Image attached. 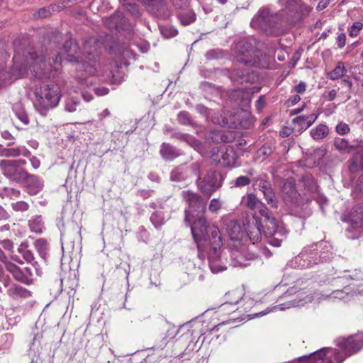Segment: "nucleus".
<instances>
[{
  "mask_svg": "<svg viewBox=\"0 0 363 363\" xmlns=\"http://www.w3.org/2000/svg\"><path fill=\"white\" fill-rule=\"evenodd\" d=\"M101 45V41L96 37H90L84 41L83 52L79 55L77 44L75 41L69 40L65 43L63 52L53 58L52 62L49 58V62H47L46 57L43 53L37 55L35 52H29L26 61L33 68L35 77L38 79L54 76L51 73L52 68L53 67L55 71L58 70L62 58L68 62H77V79L82 82L88 77H93L96 74Z\"/></svg>",
  "mask_w": 363,
  "mask_h": 363,
  "instance_id": "obj_1",
  "label": "nucleus"
},
{
  "mask_svg": "<svg viewBox=\"0 0 363 363\" xmlns=\"http://www.w3.org/2000/svg\"><path fill=\"white\" fill-rule=\"evenodd\" d=\"M182 196L188 204V208L184 211V222L187 226H191L193 238L197 245L199 257H201V242L209 239L210 234L218 235L219 229L217 226L208 223L205 217L206 203L199 194L186 190L182 191Z\"/></svg>",
  "mask_w": 363,
  "mask_h": 363,
  "instance_id": "obj_2",
  "label": "nucleus"
},
{
  "mask_svg": "<svg viewBox=\"0 0 363 363\" xmlns=\"http://www.w3.org/2000/svg\"><path fill=\"white\" fill-rule=\"evenodd\" d=\"M337 345L342 350L340 352L336 349L323 348L309 355L303 356L301 361H308V362L323 361L324 363H342L345 359L363 348V333H357L349 336L347 338L338 340Z\"/></svg>",
  "mask_w": 363,
  "mask_h": 363,
  "instance_id": "obj_3",
  "label": "nucleus"
},
{
  "mask_svg": "<svg viewBox=\"0 0 363 363\" xmlns=\"http://www.w3.org/2000/svg\"><path fill=\"white\" fill-rule=\"evenodd\" d=\"M264 45L254 37L242 39L235 45V58L246 67H267L269 57L262 50Z\"/></svg>",
  "mask_w": 363,
  "mask_h": 363,
  "instance_id": "obj_4",
  "label": "nucleus"
},
{
  "mask_svg": "<svg viewBox=\"0 0 363 363\" xmlns=\"http://www.w3.org/2000/svg\"><path fill=\"white\" fill-rule=\"evenodd\" d=\"M202 243V254L200 259H204L206 256V248L209 247V251L207 254L208 264L210 269L213 273H218L225 271L227 269L226 263L223 262V256L220 252V250L223 245L221 233L218 230V235L210 234L209 239L203 240ZM198 256L199 252H198Z\"/></svg>",
  "mask_w": 363,
  "mask_h": 363,
  "instance_id": "obj_5",
  "label": "nucleus"
},
{
  "mask_svg": "<svg viewBox=\"0 0 363 363\" xmlns=\"http://www.w3.org/2000/svg\"><path fill=\"white\" fill-rule=\"evenodd\" d=\"M281 192L282 199L286 205L290 208L297 216L306 218L310 216L311 213L309 211L306 210V208L301 213L298 211L300 205L299 194L296 190L294 179L288 178L283 182Z\"/></svg>",
  "mask_w": 363,
  "mask_h": 363,
  "instance_id": "obj_6",
  "label": "nucleus"
},
{
  "mask_svg": "<svg viewBox=\"0 0 363 363\" xmlns=\"http://www.w3.org/2000/svg\"><path fill=\"white\" fill-rule=\"evenodd\" d=\"M251 24L267 35H276L278 33V14H271L267 9H261L252 18Z\"/></svg>",
  "mask_w": 363,
  "mask_h": 363,
  "instance_id": "obj_7",
  "label": "nucleus"
},
{
  "mask_svg": "<svg viewBox=\"0 0 363 363\" xmlns=\"http://www.w3.org/2000/svg\"><path fill=\"white\" fill-rule=\"evenodd\" d=\"M35 94L37 102L45 109L55 107L60 99V88L55 84L40 87Z\"/></svg>",
  "mask_w": 363,
  "mask_h": 363,
  "instance_id": "obj_8",
  "label": "nucleus"
},
{
  "mask_svg": "<svg viewBox=\"0 0 363 363\" xmlns=\"http://www.w3.org/2000/svg\"><path fill=\"white\" fill-rule=\"evenodd\" d=\"M222 177L217 172H210L206 176L198 179L197 185L199 190L208 197L221 186Z\"/></svg>",
  "mask_w": 363,
  "mask_h": 363,
  "instance_id": "obj_9",
  "label": "nucleus"
},
{
  "mask_svg": "<svg viewBox=\"0 0 363 363\" xmlns=\"http://www.w3.org/2000/svg\"><path fill=\"white\" fill-rule=\"evenodd\" d=\"M281 9L279 15L290 23H296L301 19V9L297 0H279Z\"/></svg>",
  "mask_w": 363,
  "mask_h": 363,
  "instance_id": "obj_10",
  "label": "nucleus"
},
{
  "mask_svg": "<svg viewBox=\"0 0 363 363\" xmlns=\"http://www.w3.org/2000/svg\"><path fill=\"white\" fill-rule=\"evenodd\" d=\"M342 220L351 225L347 230L351 232L352 230H359L357 238L363 239V208L362 206L352 209L347 214H344Z\"/></svg>",
  "mask_w": 363,
  "mask_h": 363,
  "instance_id": "obj_11",
  "label": "nucleus"
},
{
  "mask_svg": "<svg viewBox=\"0 0 363 363\" xmlns=\"http://www.w3.org/2000/svg\"><path fill=\"white\" fill-rule=\"evenodd\" d=\"M228 247V252L230 256V264L234 267H246L249 264L248 261L253 259L254 255L247 254V247L243 242L241 246Z\"/></svg>",
  "mask_w": 363,
  "mask_h": 363,
  "instance_id": "obj_12",
  "label": "nucleus"
},
{
  "mask_svg": "<svg viewBox=\"0 0 363 363\" xmlns=\"http://www.w3.org/2000/svg\"><path fill=\"white\" fill-rule=\"evenodd\" d=\"M0 169L6 177L13 181L18 182L28 177V173L22 168L17 167L13 160H1Z\"/></svg>",
  "mask_w": 363,
  "mask_h": 363,
  "instance_id": "obj_13",
  "label": "nucleus"
},
{
  "mask_svg": "<svg viewBox=\"0 0 363 363\" xmlns=\"http://www.w3.org/2000/svg\"><path fill=\"white\" fill-rule=\"evenodd\" d=\"M226 232L229 236L228 247L241 246L243 239L245 238L242 226L235 220H230L226 223Z\"/></svg>",
  "mask_w": 363,
  "mask_h": 363,
  "instance_id": "obj_14",
  "label": "nucleus"
},
{
  "mask_svg": "<svg viewBox=\"0 0 363 363\" xmlns=\"http://www.w3.org/2000/svg\"><path fill=\"white\" fill-rule=\"evenodd\" d=\"M263 232L266 236L286 237L287 230L284 224L274 217L266 216L264 221Z\"/></svg>",
  "mask_w": 363,
  "mask_h": 363,
  "instance_id": "obj_15",
  "label": "nucleus"
},
{
  "mask_svg": "<svg viewBox=\"0 0 363 363\" xmlns=\"http://www.w3.org/2000/svg\"><path fill=\"white\" fill-rule=\"evenodd\" d=\"M318 252H315L312 245L305 247L303 250L296 257V263L301 269L312 267L318 264Z\"/></svg>",
  "mask_w": 363,
  "mask_h": 363,
  "instance_id": "obj_16",
  "label": "nucleus"
},
{
  "mask_svg": "<svg viewBox=\"0 0 363 363\" xmlns=\"http://www.w3.org/2000/svg\"><path fill=\"white\" fill-rule=\"evenodd\" d=\"M217 157L220 166L235 167L237 165L238 157L235 150L231 147L225 146L220 148Z\"/></svg>",
  "mask_w": 363,
  "mask_h": 363,
  "instance_id": "obj_17",
  "label": "nucleus"
},
{
  "mask_svg": "<svg viewBox=\"0 0 363 363\" xmlns=\"http://www.w3.org/2000/svg\"><path fill=\"white\" fill-rule=\"evenodd\" d=\"M6 269L10 272L15 279L22 283L30 284L32 283V272L29 267L21 269L13 263H7Z\"/></svg>",
  "mask_w": 363,
  "mask_h": 363,
  "instance_id": "obj_18",
  "label": "nucleus"
},
{
  "mask_svg": "<svg viewBox=\"0 0 363 363\" xmlns=\"http://www.w3.org/2000/svg\"><path fill=\"white\" fill-rule=\"evenodd\" d=\"M315 252H318V264L330 260L333 257L332 246L325 241L312 245Z\"/></svg>",
  "mask_w": 363,
  "mask_h": 363,
  "instance_id": "obj_19",
  "label": "nucleus"
},
{
  "mask_svg": "<svg viewBox=\"0 0 363 363\" xmlns=\"http://www.w3.org/2000/svg\"><path fill=\"white\" fill-rule=\"evenodd\" d=\"M144 2L152 14L159 17H165L168 15L166 0H145Z\"/></svg>",
  "mask_w": 363,
  "mask_h": 363,
  "instance_id": "obj_20",
  "label": "nucleus"
},
{
  "mask_svg": "<svg viewBox=\"0 0 363 363\" xmlns=\"http://www.w3.org/2000/svg\"><path fill=\"white\" fill-rule=\"evenodd\" d=\"M305 292L299 291L296 295V297L293 300L288 301L286 303L281 304L274 307V309H279L283 311L286 308H290L291 307L302 306L308 302L312 301V297L305 295Z\"/></svg>",
  "mask_w": 363,
  "mask_h": 363,
  "instance_id": "obj_21",
  "label": "nucleus"
},
{
  "mask_svg": "<svg viewBox=\"0 0 363 363\" xmlns=\"http://www.w3.org/2000/svg\"><path fill=\"white\" fill-rule=\"evenodd\" d=\"M246 233L249 240L253 244L258 242L262 237L261 223L259 221L255 218L250 221L246 229Z\"/></svg>",
  "mask_w": 363,
  "mask_h": 363,
  "instance_id": "obj_22",
  "label": "nucleus"
},
{
  "mask_svg": "<svg viewBox=\"0 0 363 363\" xmlns=\"http://www.w3.org/2000/svg\"><path fill=\"white\" fill-rule=\"evenodd\" d=\"M232 78L240 84L253 83L258 80L259 77L255 72H244L239 69L234 70Z\"/></svg>",
  "mask_w": 363,
  "mask_h": 363,
  "instance_id": "obj_23",
  "label": "nucleus"
},
{
  "mask_svg": "<svg viewBox=\"0 0 363 363\" xmlns=\"http://www.w3.org/2000/svg\"><path fill=\"white\" fill-rule=\"evenodd\" d=\"M125 18L122 13L116 12L113 15L104 19V24L110 29L119 30L123 28L125 23Z\"/></svg>",
  "mask_w": 363,
  "mask_h": 363,
  "instance_id": "obj_24",
  "label": "nucleus"
},
{
  "mask_svg": "<svg viewBox=\"0 0 363 363\" xmlns=\"http://www.w3.org/2000/svg\"><path fill=\"white\" fill-rule=\"evenodd\" d=\"M24 179H27V192L30 195H35L43 189V182L38 177L28 174Z\"/></svg>",
  "mask_w": 363,
  "mask_h": 363,
  "instance_id": "obj_25",
  "label": "nucleus"
},
{
  "mask_svg": "<svg viewBox=\"0 0 363 363\" xmlns=\"http://www.w3.org/2000/svg\"><path fill=\"white\" fill-rule=\"evenodd\" d=\"M318 118V115L313 113L308 116H297L293 119V123L298 125L300 130H306L309 128Z\"/></svg>",
  "mask_w": 363,
  "mask_h": 363,
  "instance_id": "obj_26",
  "label": "nucleus"
},
{
  "mask_svg": "<svg viewBox=\"0 0 363 363\" xmlns=\"http://www.w3.org/2000/svg\"><path fill=\"white\" fill-rule=\"evenodd\" d=\"M211 121L213 123L221 126L232 127L234 124L230 116L224 111L215 113L211 117Z\"/></svg>",
  "mask_w": 363,
  "mask_h": 363,
  "instance_id": "obj_27",
  "label": "nucleus"
},
{
  "mask_svg": "<svg viewBox=\"0 0 363 363\" xmlns=\"http://www.w3.org/2000/svg\"><path fill=\"white\" fill-rule=\"evenodd\" d=\"M1 155L4 157H18L23 155L29 157L31 155L30 152L24 146H20L13 148H4L1 150Z\"/></svg>",
  "mask_w": 363,
  "mask_h": 363,
  "instance_id": "obj_28",
  "label": "nucleus"
},
{
  "mask_svg": "<svg viewBox=\"0 0 363 363\" xmlns=\"http://www.w3.org/2000/svg\"><path fill=\"white\" fill-rule=\"evenodd\" d=\"M349 169L352 172H358L363 169V150L354 153L350 160Z\"/></svg>",
  "mask_w": 363,
  "mask_h": 363,
  "instance_id": "obj_29",
  "label": "nucleus"
},
{
  "mask_svg": "<svg viewBox=\"0 0 363 363\" xmlns=\"http://www.w3.org/2000/svg\"><path fill=\"white\" fill-rule=\"evenodd\" d=\"M160 154L162 158L166 160H172L180 155L179 150L174 147L165 143L162 144Z\"/></svg>",
  "mask_w": 363,
  "mask_h": 363,
  "instance_id": "obj_30",
  "label": "nucleus"
},
{
  "mask_svg": "<svg viewBox=\"0 0 363 363\" xmlns=\"http://www.w3.org/2000/svg\"><path fill=\"white\" fill-rule=\"evenodd\" d=\"M346 72L347 69L344 63L338 62L335 67L332 71L328 72L326 76L331 80H337L344 77Z\"/></svg>",
  "mask_w": 363,
  "mask_h": 363,
  "instance_id": "obj_31",
  "label": "nucleus"
},
{
  "mask_svg": "<svg viewBox=\"0 0 363 363\" xmlns=\"http://www.w3.org/2000/svg\"><path fill=\"white\" fill-rule=\"evenodd\" d=\"M28 225L30 230L33 233H42L44 229V223L41 216H34L28 220Z\"/></svg>",
  "mask_w": 363,
  "mask_h": 363,
  "instance_id": "obj_32",
  "label": "nucleus"
},
{
  "mask_svg": "<svg viewBox=\"0 0 363 363\" xmlns=\"http://www.w3.org/2000/svg\"><path fill=\"white\" fill-rule=\"evenodd\" d=\"M328 134V128L324 124H320L311 130V135L314 140H321Z\"/></svg>",
  "mask_w": 363,
  "mask_h": 363,
  "instance_id": "obj_33",
  "label": "nucleus"
},
{
  "mask_svg": "<svg viewBox=\"0 0 363 363\" xmlns=\"http://www.w3.org/2000/svg\"><path fill=\"white\" fill-rule=\"evenodd\" d=\"M9 294L13 298L17 297H24L27 298L30 296V293L26 289L19 286V285H13L11 289L9 290Z\"/></svg>",
  "mask_w": 363,
  "mask_h": 363,
  "instance_id": "obj_34",
  "label": "nucleus"
},
{
  "mask_svg": "<svg viewBox=\"0 0 363 363\" xmlns=\"http://www.w3.org/2000/svg\"><path fill=\"white\" fill-rule=\"evenodd\" d=\"M242 203L250 209L254 210L257 208L259 200L254 194H248L242 198Z\"/></svg>",
  "mask_w": 363,
  "mask_h": 363,
  "instance_id": "obj_35",
  "label": "nucleus"
},
{
  "mask_svg": "<svg viewBox=\"0 0 363 363\" xmlns=\"http://www.w3.org/2000/svg\"><path fill=\"white\" fill-rule=\"evenodd\" d=\"M255 182L258 185L259 188L262 191H264L265 190H267L268 189L272 188L270 182L269 180V177L264 173L259 174L255 179Z\"/></svg>",
  "mask_w": 363,
  "mask_h": 363,
  "instance_id": "obj_36",
  "label": "nucleus"
},
{
  "mask_svg": "<svg viewBox=\"0 0 363 363\" xmlns=\"http://www.w3.org/2000/svg\"><path fill=\"white\" fill-rule=\"evenodd\" d=\"M35 247L41 256V257L44 259H46L47 255H48V243L47 241L44 239H38L35 242Z\"/></svg>",
  "mask_w": 363,
  "mask_h": 363,
  "instance_id": "obj_37",
  "label": "nucleus"
},
{
  "mask_svg": "<svg viewBox=\"0 0 363 363\" xmlns=\"http://www.w3.org/2000/svg\"><path fill=\"white\" fill-rule=\"evenodd\" d=\"M301 181L303 186L311 192L316 191L318 190V185L314 181L313 177L311 174H306L302 177Z\"/></svg>",
  "mask_w": 363,
  "mask_h": 363,
  "instance_id": "obj_38",
  "label": "nucleus"
},
{
  "mask_svg": "<svg viewBox=\"0 0 363 363\" xmlns=\"http://www.w3.org/2000/svg\"><path fill=\"white\" fill-rule=\"evenodd\" d=\"M262 193L265 197L267 204L272 208H277L278 207V202L272 188L268 189L267 190L262 191Z\"/></svg>",
  "mask_w": 363,
  "mask_h": 363,
  "instance_id": "obj_39",
  "label": "nucleus"
},
{
  "mask_svg": "<svg viewBox=\"0 0 363 363\" xmlns=\"http://www.w3.org/2000/svg\"><path fill=\"white\" fill-rule=\"evenodd\" d=\"M79 104L80 102L79 99L74 97L68 98L65 102V110L69 113L74 112L79 106Z\"/></svg>",
  "mask_w": 363,
  "mask_h": 363,
  "instance_id": "obj_40",
  "label": "nucleus"
},
{
  "mask_svg": "<svg viewBox=\"0 0 363 363\" xmlns=\"http://www.w3.org/2000/svg\"><path fill=\"white\" fill-rule=\"evenodd\" d=\"M179 18L183 25L186 26L195 21L196 14L193 11H189L185 13H180L179 15Z\"/></svg>",
  "mask_w": 363,
  "mask_h": 363,
  "instance_id": "obj_41",
  "label": "nucleus"
},
{
  "mask_svg": "<svg viewBox=\"0 0 363 363\" xmlns=\"http://www.w3.org/2000/svg\"><path fill=\"white\" fill-rule=\"evenodd\" d=\"M252 180L247 176H240L231 182V184L235 187H244L249 185Z\"/></svg>",
  "mask_w": 363,
  "mask_h": 363,
  "instance_id": "obj_42",
  "label": "nucleus"
},
{
  "mask_svg": "<svg viewBox=\"0 0 363 363\" xmlns=\"http://www.w3.org/2000/svg\"><path fill=\"white\" fill-rule=\"evenodd\" d=\"M150 220L155 228H158L165 223V218L160 212H155L152 214Z\"/></svg>",
  "mask_w": 363,
  "mask_h": 363,
  "instance_id": "obj_43",
  "label": "nucleus"
},
{
  "mask_svg": "<svg viewBox=\"0 0 363 363\" xmlns=\"http://www.w3.org/2000/svg\"><path fill=\"white\" fill-rule=\"evenodd\" d=\"M363 28L362 23L359 21L354 22L349 28L348 33L350 37L354 38L357 37L359 32L362 30Z\"/></svg>",
  "mask_w": 363,
  "mask_h": 363,
  "instance_id": "obj_44",
  "label": "nucleus"
},
{
  "mask_svg": "<svg viewBox=\"0 0 363 363\" xmlns=\"http://www.w3.org/2000/svg\"><path fill=\"white\" fill-rule=\"evenodd\" d=\"M160 32L167 38L174 37L178 33L177 30L171 26H161Z\"/></svg>",
  "mask_w": 363,
  "mask_h": 363,
  "instance_id": "obj_45",
  "label": "nucleus"
},
{
  "mask_svg": "<svg viewBox=\"0 0 363 363\" xmlns=\"http://www.w3.org/2000/svg\"><path fill=\"white\" fill-rule=\"evenodd\" d=\"M222 207V202L218 199H213L211 200L208 210L212 213L217 214Z\"/></svg>",
  "mask_w": 363,
  "mask_h": 363,
  "instance_id": "obj_46",
  "label": "nucleus"
},
{
  "mask_svg": "<svg viewBox=\"0 0 363 363\" xmlns=\"http://www.w3.org/2000/svg\"><path fill=\"white\" fill-rule=\"evenodd\" d=\"M12 209L17 212H24L28 210L29 204L23 201H16L11 203Z\"/></svg>",
  "mask_w": 363,
  "mask_h": 363,
  "instance_id": "obj_47",
  "label": "nucleus"
},
{
  "mask_svg": "<svg viewBox=\"0 0 363 363\" xmlns=\"http://www.w3.org/2000/svg\"><path fill=\"white\" fill-rule=\"evenodd\" d=\"M334 145L336 149L344 152L350 148L348 142L343 138H336L334 141Z\"/></svg>",
  "mask_w": 363,
  "mask_h": 363,
  "instance_id": "obj_48",
  "label": "nucleus"
},
{
  "mask_svg": "<svg viewBox=\"0 0 363 363\" xmlns=\"http://www.w3.org/2000/svg\"><path fill=\"white\" fill-rule=\"evenodd\" d=\"M178 121L182 125H191L192 120L190 114L186 111H181L178 114Z\"/></svg>",
  "mask_w": 363,
  "mask_h": 363,
  "instance_id": "obj_49",
  "label": "nucleus"
},
{
  "mask_svg": "<svg viewBox=\"0 0 363 363\" xmlns=\"http://www.w3.org/2000/svg\"><path fill=\"white\" fill-rule=\"evenodd\" d=\"M211 138L216 143H226L227 139L225 138V133L223 130H214L211 133Z\"/></svg>",
  "mask_w": 363,
  "mask_h": 363,
  "instance_id": "obj_50",
  "label": "nucleus"
},
{
  "mask_svg": "<svg viewBox=\"0 0 363 363\" xmlns=\"http://www.w3.org/2000/svg\"><path fill=\"white\" fill-rule=\"evenodd\" d=\"M349 125L343 122L338 123L336 125V131L340 135H345L350 132Z\"/></svg>",
  "mask_w": 363,
  "mask_h": 363,
  "instance_id": "obj_51",
  "label": "nucleus"
},
{
  "mask_svg": "<svg viewBox=\"0 0 363 363\" xmlns=\"http://www.w3.org/2000/svg\"><path fill=\"white\" fill-rule=\"evenodd\" d=\"M182 171L179 169H176L171 172V179L174 181H182L184 179V177L182 174Z\"/></svg>",
  "mask_w": 363,
  "mask_h": 363,
  "instance_id": "obj_52",
  "label": "nucleus"
},
{
  "mask_svg": "<svg viewBox=\"0 0 363 363\" xmlns=\"http://www.w3.org/2000/svg\"><path fill=\"white\" fill-rule=\"evenodd\" d=\"M196 110L203 115L206 119H208L210 115V110L202 104H198L196 106Z\"/></svg>",
  "mask_w": 363,
  "mask_h": 363,
  "instance_id": "obj_53",
  "label": "nucleus"
},
{
  "mask_svg": "<svg viewBox=\"0 0 363 363\" xmlns=\"http://www.w3.org/2000/svg\"><path fill=\"white\" fill-rule=\"evenodd\" d=\"M271 238L269 240V243L274 247L281 246V242L286 237L280 236H270Z\"/></svg>",
  "mask_w": 363,
  "mask_h": 363,
  "instance_id": "obj_54",
  "label": "nucleus"
},
{
  "mask_svg": "<svg viewBox=\"0 0 363 363\" xmlns=\"http://www.w3.org/2000/svg\"><path fill=\"white\" fill-rule=\"evenodd\" d=\"M171 1L176 9L187 7L189 3V0H171Z\"/></svg>",
  "mask_w": 363,
  "mask_h": 363,
  "instance_id": "obj_55",
  "label": "nucleus"
},
{
  "mask_svg": "<svg viewBox=\"0 0 363 363\" xmlns=\"http://www.w3.org/2000/svg\"><path fill=\"white\" fill-rule=\"evenodd\" d=\"M172 136L174 138H179L180 140H186L189 143L194 140V139L191 136H190L187 134H183V133H174L172 135Z\"/></svg>",
  "mask_w": 363,
  "mask_h": 363,
  "instance_id": "obj_56",
  "label": "nucleus"
},
{
  "mask_svg": "<svg viewBox=\"0 0 363 363\" xmlns=\"http://www.w3.org/2000/svg\"><path fill=\"white\" fill-rule=\"evenodd\" d=\"M266 104L264 96H260L258 100L256 101L257 110L260 112Z\"/></svg>",
  "mask_w": 363,
  "mask_h": 363,
  "instance_id": "obj_57",
  "label": "nucleus"
},
{
  "mask_svg": "<svg viewBox=\"0 0 363 363\" xmlns=\"http://www.w3.org/2000/svg\"><path fill=\"white\" fill-rule=\"evenodd\" d=\"M221 52L219 50H213L206 52V56L208 59L219 58L221 57Z\"/></svg>",
  "mask_w": 363,
  "mask_h": 363,
  "instance_id": "obj_58",
  "label": "nucleus"
},
{
  "mask_svg": "<svg viewBox=\"0 0 363 363\" xmlns=\"http://www.w3.org/2000/svg\"><path fill=\"white\" fill-rule=\"evenodd\" d=\"M306 89V84L303 82H300L298 84L295 86L293 90L298 94H303Z\"/></svg>",
  "mask_w": 363,
  "mask_h": 363,
  "instance_id": "obj_59",
  "label": "nucleus"
},
{
  "mask_svg": "<svg viewBox=\"0 0 363 363\" xmlns=\"http://www.w3.org/2000/svg\"><path fill=\"white\" fill-rule=\"evenodd\" d=\"M346 35L345 33H340L337 37V44L339 48H342L345 45Z\"/></svg>",
  "mask_w": 363,
  "mask_h": 363,
  "instance_id": "obj_60",
  "label": "nucleus"
},
{
  "mask_svg": "<svg viewBox=\"0 0 363 363\" xmlns=\"http://www.w3.org/2000/svg\"><path fill=\"white\" fill-rule=\"evenodd\" d=\"M337 96V91L335 89H332L328 92H325L323 94V97L328 101H333Z\"/></svg>",
  "mask_w": 363,
  "mask_h": 363,
  "instance_id": "obj_61",
  "label": "nucleus"
},
{
  "mask_svg": "<svg viewBox=\"0 0 363 363\" xmlns=\"http://www.w3.org/2000/svg\"><path fill=\"white\" fill-rule=\"evenodd\" d=\"M22 255L23 258L28 262H30L34 259V256L33 252L29 250H25L22 252Z\"/></svg>",
  "mask_w": 363,
  "mask_h": 363,
  "instance_id": "obj_62",
  "label": "nucleus"
},
{
  "mask_svg": "<svg viewBox=\"0 0 363 363\" xmlns=\"http://www.w3.org/2000/svg\"><path fill=\"white\" fill-rule=\"evenodd\" d=\"M301 100V97L298 94L291 96L286 101L289 106H294Z\"/></svg>",
  "mask_w": 363,
  "mask_h": 363,
  "instance_id": "obj_63",
  "label": "nucleus"
},
{
  "mask_svg": "<svg viewBox=\"0 0 363 363\" xmlns=\"http://www.w3.org/2000/svg\"><path fill=\"white\" fill-rule=\"evenodd\" d=\"M355 191L362 193L363 195V173L358 178Z\"/></svg>",
  "mask_w": 363,
  "mask_h": 363,
  "instance_id": "obj_64",
  "label": "nucleus"
}]
</instances>
